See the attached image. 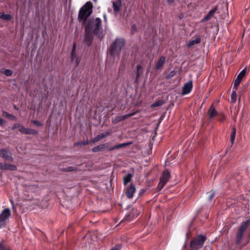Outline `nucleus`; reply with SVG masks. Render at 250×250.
<instances>
[{"instance_id": "nucleus-3", "label": "nucleus", "mask_w": 250, "mask_h": 250, "mask_svg": "<svg viewBox=\"0 0 250 250\" xmlns=\"http://www.w3.org/2000/svg\"><path fill=\"white\" fill-rule=\"evenodd\" d=\"M11 217L10 208H6L3 209L0 213V229L4 228L9 222Z\"/></svg>"}, {"instance_id": "nucleus-12", "label": "nucleus", "mask_w": 250, "mask_h": 250, "mask_svg": "<svg viewBox=\"0 0 250 250\" xmlns=\"http://www.w3.org/2000/svg\"><path fill=\"white\" fill-rule=\"evenodd\" d=\"M165 57H164V56L161 57L156 65V69L157 70L160 69L163 66L165 62Z\"/></svg>"}, {"instance_id": "nucleus-30", "label": "nucleus", "mask_w": 250, "mask_h": 250, "mask_svg": "<svg viewBox=\"0 0 250 250\" xmlns=\"http://www.w3.org/2000/svg\"><path fill=\"white\" fill-rule=\"evenodd\" d=\"M134 114H135V113L133 112L132 113L126 114L125 115L122 116L120 117V120H124L128 117H131V116L134 115Z\"/></svg>"}, {"instance_id": "nucleus-31", "label": "nucleus", "mask_w": 250, "mask_h": 250, "mask_svg": "<svg viewBox=\"0 0 250 250\" xmlns=\"http://www.w3.org/2000/svg\"><path fill=\"white\" fill-rule=\"evenodd\" d=\"M129 144H131V143L121 144L120 145H117V146H115L113 147V148L114 149H115V148H119L121 147L126 146L127 145H129Z\"/></svg>"}, {"instance_id": "nucleus-24", "label": "nucleus", "mask_w": 250, "mask_h": 250, "mask_svg": "<svg viewBox=\"0 0 250 250\" xmlns=\"http://www.w3.org/2000/svg\"><path fill=\"white\" fill-rule=\"evenodd\" d=\"M241 80L242 79H240L239 78H238L237 77L236 79H235V80L234 81V86H233V89H235V90H237V87L239 85V84L241 81Z\"/></svg>"}, {"instance_id": "nucleus-32", "label": "nucleus", "mask_w": 250, "mask_h": 250, "mask_svg": "<svg viewBox=\"0 0 250 250\" xmlns=\"http://www.w3.org/2000/svg\"><path fill=\"white\" fill-rule=\"evenodd\" d=\"M140 213V212L138 211L137 209H133L132 210L133 217H137Z\"/></svg>"}, {"instance_id": "nucleus-35", "label": "nucleus", "mask_w": 250, "mask_h": 250, "mask_svg": "<svg viewBox=\"0 0 250 250\" xmlns=\"http://www.w3.org/2000/svg\"><path fill=\"white\" fill-rule=\"evenodd\" d=\"M5 124V121L0 117V125H2Z\"/></svg>"}, {"instance_id": "nucleus-14", "label": "nucleus", "mask_w": 250, "mask_h": 250, "mask_svg": "<svg viewBox=\"0 0 250 250\" xmlns=\"http://www.w3.org/2000/svg\"><path fill=\"white\" fill-rule=\"evenodd\" d=\"M201 42V40L199 38H196V39L191 40L188 43V46L190 47L196 44H198Z\"/></svg>"}, {"instance_id": "nucleus-28", "label": "nucleus", "mask_w": 250, "mask_h": 250, "mask_svg": "<svg viewBox=\"0 0 250 250\" xmlns=\"http://www.w3.org/2000/svg\"><path fill=\"white\" fill-rule=\"evenodd\" d=\"M164 104V102L162 100H159L154 104H151V107H154L157 106H160Z\"/></svg>"}, {"instance_id": "nucleus-27", "label": "nucleus", "mask_w": 250, "mask_h": 250, "mask_svg": "<svg viewBox=\"0 0 250 250\" xmlns=\"http://www.w3.org/2000/svg\"><path fill=\"white\" fill-rule=\"evenodd\" d=\"M1 72L6 76H11L13 74L12 71L10 69H4Z\"/></svg>"}, {"instance_id": "nucleus-2", "label": "nucleus", "mask_w": 250, "mask_h": 250, "mask_svg": "<svg viewBox=\"0 0 250 250\" xmlns=\"http://www.w3.org/2000/svg\"><path fill=\"white\" fill-rule=\"evenodd\" d=\"M92 4L90 2H86L80 10L79 19L84 21L92 12Z\"/></svg>"}, {"instance_id": "nucleus-9", "label": "nucleus", "mask_w": 250, "mask_h": 250, "mask_svg": "<svg viewBox=\"0 0 250 250\" xmlns=\"http://www.w3.org/2000/svg\"><path fill=\"white\" fill-rule=\"evenodd\" d=\"M0 156L8 161H12L13 160L10 152L5 149L0 150Z\"/></svg>"}, {"instance_id": "nucleus-8", "label": "nucleus", "mask_w": 250, "mask_h": 250, "mask_svg": "<svg viewBox=\"0 0 250 250\" xmlns=\"http://www.w3.org/2000/svg\"><path fill=\"white\" fill-rule=\"evenodd\" d=\"M192 88V81H188L186 83L182 88V95L188 94L191 91Z\"/></svg>"}, {"instance_id": "nucleus-33", "label": "nucleus", "mask_w": 250, "mask_h": 250, "mask_svg": "<svg viewBox=\"0 0 250 250\" xmlns=\"http://www.w3.org/2000/svg\"><path fill=\"white\" fill-rule=\"evenodd\" d=\"M103 146H96V147H93L92 148V151L93 152H96V151H98L99 150H100L101 149L103 148Z\"/></svg>"}, {"instance_id": "nucleus-26", "label": "nucleus", "mask_w": 250, "mask_h": 250, "mask_svg": "<svg viewBox=\"0 0 250 250\" xmlns=\"http://www.w3.org/2000/svg\"><path fill=\"white\" fill-rule=\"evenodd\" d=\"M237 98V94L236 92V90L234 89V91L232 92L231 94V100H232L233 103H235L236 101Z\"/></svg>"}, {"instance_id": "nucleus-11", "label": "nucleus", "mask_w": 250, "mask_h": 250, "mask_svg": "<svg viewBox=\"0 0 250 250\" xmlns=\"http://www.w3.org/2000/svg\"><path fill=\"white\" fill-rule=\"evenodd\" d=\"M217 10V7L213 8L211 10L208 14L202 20V21H205L210 19L214 15Z\"/></svg>"}, {"instance_id": "nucleus-34", "label": "nucleus", "mask_w": 250, "mask_h": 250, "mask_svg": "<svg viewBox=\"0 0 250 250\" xmlns=\"http://www.w3.org/2000/svg\"><path fill=\"white\" fill-rule=\"evenodd\" d=\"M0 250H9L8 249L4 247L3 245L0 243Z\"/></svg>"}, {"instance_id": "nucleus-18", "label": "nucleus", "mask_w": 250, "mask_h": 250, "mask_svg": "<svg viewBox=\"0 0 250 250\" xmlns=\"http://www.w3.org/2000/svg\"><path fill=\"white\" fill-rule=\"evenodd\" d=\"M0 18L5 21H9L11 19L12 16L10 14H5L3 12L0 13Z\"/></svg>"}, {"instance_id": "nucleus-22", "label": "nucleus", "mask_w": 250, "mask_h": 250, "mask_svg": "<svg viewBox=\"0 0 250 250\" xmlns=\"http://www.w3.org/2000/svg\"><path fill=\"white\" fill-rule=\"evenodd\" d=\"M2 115L3 117L9 118L13 120H15L16 119V118L15 116H13L12 115L7 113V112H5V111L2 112Z\"/></svg>"}, {"instance_id": "nucleus-41", "label": "nucleus", "mask_w": 250, "mask_h": 250, "mask_svg": "<svg viewBox=\"0 0 250 250\" xmlns=\"http://www.w3.org/2000/svg\"><path fill=\"white\" fill-rule=\"evenodd\" d=\"M74 59H75V55L74 54V53H72V61H74Z\"/></svg>"}, {"instance_id": "nucleus-5", "label": "nucleus", "mask_w": 250, "mask_h": 250, "mask_svg": "<svg viewBox=\"0 0 250 250\" xmlns=\"http://www.w3.org/2000/svg\"><path fill=\"white\" fill-rule=\"evenodd\" d=\"M14 128H18L19 131L24 134L36 135L38 132L34 129L28 128H25L22 125L20 124H15L14 125Z\"/></svg>"}, {"instance_id": "nucleus-46", "label": "nucleus", "mask_w": 250, "mask_h": 250, "mask_svg": "<svg viewBox=\"0 0 250 250\" xmlns=\"http://www.w3.org/2000/svg\"><path fill=\"white\" fill-rule=\"evenodd\" d=\"M95 1H96V0H94Z\"/></svg>"}, {"instance_id": "nucleus-29", "label": "nucleus", "mask_w": 250, "mask_h": 250, "mask_svg": "<svg viewBox=\"0 0 250 250\" xmlns=\"http://www.w3.org/2000/svg\"><path fill=\"white\" fill-rule=\"evenodd\" d=\"M246 68H244L241 72L238 74L237 77L241 79H242L243 77L246 75Z\"/></svg>"}, {"instance_id": "nucleus-16", "label": "nucleus", "mask_w": 250, "mask_h": 250, "mask_svg": "<svg viewBox=\"0 0 250 250\" xmlns=\"http://www.w3.org/2000/svg\"><path fill=\"white\" fill-rule=\"evenodd\" d=\"M249 224V221L244 222L240 226L239 230L244 232V231H245L246 229L248 227Z\"/></svg>"}, {"instance_id": "nucleus-17", "label": "nucleus", "mask_w": 250, "mask_h": 250, "mask_svg": "<svg viewBox=\"0 0 250 250\" xmlns=\"http://www.w3.org/2000/svg\"><path fill=\"white\" fill-rule=\"evenodd\" d=\"M78 170V167L75 166H70L63 168V171L65 172H72Z\"/></svg>"}, {"instance_id": "nucleus-1", "label": "nucleus", "mask_w": 250, "mask_h": 250, "mask_svg": "<svg viewBox=\"0 0 250 250\" xmlns=\"http://www.w3.org/2000/svg\"><path fill=\"white\" fill-rule=\"evenodd\" d=\"M101 25V20L100 18L89 21L85 28V39L87 42H90L93 33L98 32Z\"/></svg>"}, {"instance_id": "nucleus-4", "label": "nucleus", "mask_w": 250, "mask_h": 250, "mask_svg": "<svg viewBox=\"0 0 250 250\" xmlns=\"http://www.w3.org/2000/svg\"><path fill=\"white\" fill-rule=\"evenodd\" d=\"M206 237L199 235L194 238L190 243V248L192 250H197L202 247L206 240Z\"/></svg>"}, {"instance_id": "nucleus-43", "label": "nucleus", "mask_w": 250, "mask_h": 250, "mask_svg": "<svg viewBox=\"0 0 250 250\" xmlns=\"http://www.w3.org/2000/svg\"><path fill=\"white\" fill-rule=\"evenodd\" d=\"M139 68H140V66H138V67H137L138 70L139 69Z\"/></svg>"}, {"instance_id": "nucleus-45", "label": "nucleus", "mask_w": 250, "mask_h": 250, "mask_svg": "<svg viewBox=\"0 0 250 250\" xmlns=\"http://www.w3.org/2000/svg\"><path fill=\"white\" fill-rule=\"evenodd\" d=\"M13 209H15V207H14V206H13Z\"/></svg>"}, {"instance_id": "nucleus-13", "label": "nucleus", "mask_w": 250, "mask_h": 250, "mask_svg": "<svg viewBox=\"0 0 250 250\" xmlns=\"http://www.w3.org/2000/svg\"><path fill=\"white\" fill-rule=\"evenodd\" d=\"M113 7L114 8V11L115 13V14H116L120 9L121 2L119 0L113 2Z\"/></svg>"}, {"instance_id": "nucleus-20", "label": "nucleus", "mask_w": 250, "mask_h": 250, "mask_svg": "<svg viewBox=\"0 0 250 250\" xmlns=\"http://www.w3.org/2000/svg\"><path fill=\"white\" fill-rule=\"evenodd\" d=\"M236 135V129L234 127L232 128V132L230 135V141L231 144H233L234 143Z\"/></svg>"}, {"instance_id": "nucleus-42", "label": "nucleus", "mask_w": 250, "mask_h": 250, "mask_svg": "<svg viewBox=\"0 0 250 250\" xmlns=\"http://www.w3.org/2000/svg\"><path fill=\"white\" fill-rule=\"evenodd\" d=\"M104 20L106 21V17L105 15H104Z\"/></svg>"}, {"instance_id": "nucleus-37", "label": "nucleus", "mask_w": 250, "mask_h": 250, "mask_svg": "<svg viewBox=\"0 0 250 250\" xmlns=\"http://www.w3.org/2000/svg\"><path fill=\"white\" fill-rule=\"evenodd\" d=\"M0 169H4V164L0 163Z\"/></svg>"}, {"instance_id": "nucleus-21", "label": "nucleus", "mask_w": 250, "mask_h": 250, "mask_svg": "<svg viewBox=\"0 0 250 250\" xmlns=\"http://www.w3.org/2000/svg\"><path fill=\"white\" fill-rule=\"evenodd\" d=\"M16 169V167L13 165H9L4 164V170H14Z\"/></svg>"}, {"instance_id": "nucleus-25", "label": "nucleus", "mask_w": 250, "mask_h": 250, "mask_svg": "<svg viewBox=\"0 0 250 250\" xmlns=\"http://www.w3.org/2000/svg\"><path fill=\"white\" fill-rule=\"evenodd\" d=\"M131 174H128L124 177V183L125 185L127 184L131 180Z\"/></svg>"}, {"instance_id": "nucleus-15", "label": "nucleus", "mask_w": 250, "mask_h": 250, "mask_svg": "<svg viewBox=\"0 0 250 250\" xmlns=\"http://www.w3.org/2000/svg\"><path fill=\"white\" fill-rule=\"evenodd\" d=\"M208 113L210 118H213L217 114V111H216L214 107L212 106L210 107V109L208 111Z\"/></svg>"}, {"instance_id": "nucleus-44", "label": "nucleus", "mask_w": 250, "mask_h": 250, "mask_svg": "<svg viewBox=\"0 0 250 250\" xmlns=\"http://www.w3.org/2000/svg\"><path fill=\"white\" fill-rule=\"evenodd\" d=\"M126 219H127V218ZM127 220H128V221H130V219H127Z\"/></svg>"}, {"instance_id": "nucleus-7", "label": "nucleus", "mask_w": 250, "mask_h": 250, "mask_svg": "<svg viewBox=\"0 0 250 250\" xmlns=\"http://www.w3.org/2000/svg\"><path fill=\"white\" fill-rule=\"evenodd\" d=\"M169 177L170 173L167 170L163 172L162 176L160 178L159 183L158 185V188L159 189V190L162 189V188L164 187V186L169 180Z\"/></svg>"}, {"instance_id": "nucleus-40", "label": "nucleus", "mask_w": 250, "mask_h": 250, "mask_svg": "<svg viewBox=\"0 0 250 250\" xmlns=\"http://www.w3.org/2000/svg\"><path fill=\"white\" fill-rule=\"evenodd\" d=\"M174 1V0H167V2L169 4H170L172 3H173Z\"/></svg>"}, {"instance_id": "nucleus-36", "label": "nucleus", "mask_w": 250, "mask_h": 250, "mask_svg": "<svg viewBox=\"0 0 250 250\" xmlns=\"http://www.w3.org/2000/svg\"><path fill=\"white\" fill-rule=\"evenodd\" d=\"M214 192H212V193H211L210 194V195L209 196V200H211L213 198V197L214 196Z\"/></svg>"}, {"instance_id": "nucleus-39", "label": "nucleus", "mask_w": 250, "mask_h": 250, "mask_svg": "<svg viewBox=\"0 0 250 250\" xmlns=\"http://www.w3.org/2000/svg\"><path fill=\"white\" fill-rule=\"evenodd\" d=\"M174 72L173 71H172V72H171L169 73V75H168V77H172V76H174Z\"/></svg>"}, {"instance_id": "nucleus-10", "label": "nucleus", "mask_w": 250, "mask_h": 250, "mask_svg": "<svg viewBox=\"0 0 250 250\" xmlns=\"http://www.w3.org/2000/svg\"><path fill=\"white\" fill-rule=\"evenodd\" d=\"M135 187L133 185H131L126 189V195L129 198H132L133 196V194L135 192Z\"/></svg>"}, {"instance_id": "nucleus-23", "label": "nucleus", "mask_w": 250, "mask_h": 250, "mask_svg": "<svg viewBox=\"0 0 250 250\" xmlns=\"http://www.w3.org/2000/svg\"><path fill=\"white\" fill-rule=\"evenodd\" d=\"M243 233L242 231L238 230L236 235V242L239 243L241 242V239L243 237Z\"/></svg>"}, {"instance_id": "nucleus-19", "label": "nucleus", "mask_w": 250, "mask_h": 250, "mask_svg": "<svg viewBox=\"0 0 250 250\" xmlns=\"http://www.w3.org/2000/svg\"><path fill=\"white\" fill-rule=\"evenodd\" d=\"M109 134H110V133L109 132H108V131L105 132L104 133H103L98 135L97 136V137L95 138V140H96V141H99L100 140H102L104 138L107 136Z\"/></svg>"}, {"instance_id": "nucleus-38", "label": "nucleus", "mask_w": 250, "mask_h": 250, "mask_svg": "<svg viewBox=\"0 0 250 250\" xmlns=\"http://www.w3.org/2000/svg\"><path fill=\"white\" fill-rule=\"evenodd\" d=\"M79 62H80V60L79 59H76L75 60V63H76V66H77L79 64Z\"/></svg>"}, {"instance_id": "nucleus-6", "label": "nucleus", "mask_w": 250, "mask_h": 250, "mask_svg": "<svg viewBox=\"0 0 250 250\" xmlns=\"http://www.w3.org/2000/svg\"><path fill=\"white\" fill-rule=\"evenodd\" d=\"M124 45V40L123 39L116 40L112 45V53L114 54L121 50Z\"/></svg>"}]
</instances>
